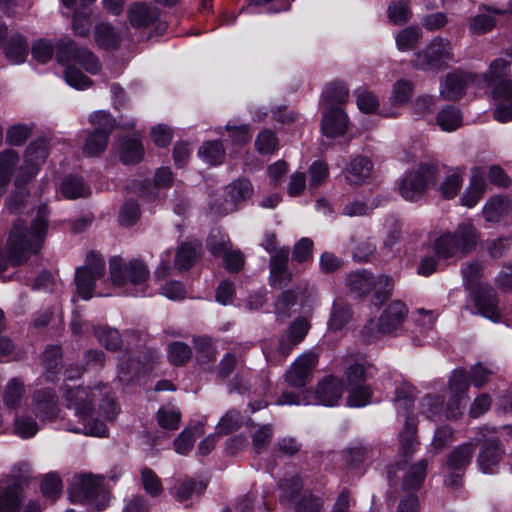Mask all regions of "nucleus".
<instances>
[{
    "mask_svg": "<svg viewBox=\"0 0 512 512\" xmlns=\"http://www.w3.org/2000/svg\"><path fill=\"white\" fill-rule=\"evenodd\" d=\"M436 122L441 130L452 132L462 125V114L458 108L446 106L438 112Z\"/></svg>",
    "mask_w": 512,
    "mask_h": 512,
    "instance_id": "obj_37",
    "label": "nucleus"
},
{
    "mask_svg": "<svg viewBox=\"0 0 512 512\" xmlns=\"http://www.w3.org/2000/svg\"><path fill=\"white\" fill-rule=\"evenodd\" d=\"M144 149L139 138L119 140V156L124 164H136L143 158Z\"/></svg>",
    "mask_w": 512,
    "mask_h": 512,
    "instance_id": "obj_31",
    "label": "nucleus"
},
{
    "mask_svg": "<svg viewBox=\"0 0 512 512\" xmlns=\"http://www.w3.org/2000/svg\"><path fill=\"white\" fill-rule=\"evenodd\" d=\"M495 101L493 117L497 122L507 123L512 120V79L497 82L492 91Z\"/></svg>",
    "mask_w": 512,
    "mask_h": 512,
    "instance_id": "obj_14",
    "label": "nucleus"
},
{
    "mask_svg": "<svg viewBox=\"0 0 512 512\" xmlns=\"http://www.w3.org/2000/svg\"><path fill=\"white\" fill-rule=\"evenodd\" d=\"M24 383L19 378H12L8 381L4 393L3 401L7 408H16L23 395H24Z\"/></svg>",
    "mask_w": 512,
    "mask_h": 512,
    "instance_id": "obj_43",
    "label": "nucleus"
},
{
    "mask_svg": "<svg viewBox=\"0 0 512 512\" xmlns=\"http://www.w3.org/2000/svg\"><path fill=\"white\" fill-rule=\"evenodd\" d=\"M486 190V182L481 176L473 175L469 187L461 196V204L468 208L474 207L482 198Z\"/></svg>",
    "mask_w": 512,
    "mask_h": 512,
    "instance_id": "obj_38",
    "label": "nucleus"
},
{
    "mask_svg": "<svg viewBox=\"0 0 512 512\" xmlns=\"http://www.w3.org/2000/svg\"><path fill=\"white\" fill-rule=\"evenodd\" d=\"M95 334L99 342L106 347L108 350L116 351L120 349L122 340L119 332L113 328H98L95 330Z\"/></svg>",
    "mask_w": 512,
    "mask_h": 512,
    "instance_id": "obj_52",
    "label": "nucleus"
},
{
    "mask_svg": "<svg viewBox=\"0 0 512 512\" xmlns=\"http://www.w3.org/2000/svg\"><path fill=\"white\" fill-rule=\"evenodd\" d=\"M225 129L229 133V137L235 145H246L252 138L248 124L234 125L228 122L225 126Z\"/></svg>",
    "mask_w": 512,
    "mask_h": 512,
    "instance_id": "obj_53",
    "label": "nucleus"
},
{
    "mask_svg": "<svg viewBox=\"0 0 512 512\" xmlns=\"http://www.w3.org/2000/svg\"><path fill=\"white\" fill-rule=\"evenodd\" d=\"M47 157L45 141H34L26 149L25 160L20 167L19 173L15 179L17 187L22 186L31 180L37 173L41 163Z\"/></svg>",
    "mask_w": 512,
    "mask_h": 512,
    "instance_id": "obj_13",
    "label": "nucleus"
},
{
    "mask_svg": "<svg viewBox=\"0 0 512 512\" xmlns=\"http://www.w3.org/2000/svg\"><path fill=\"white\" fill-rule=\"evenodd\" d=\"M443 407V399L438 396H426L420 404V410L423 415L429 419L437 417Z\"/></svg>",
    "mask_w": 512,
    "mask_h": 512,
    "instance_id": "obj_60",
    "label": "nucleus"
},
{
    "mask_svg": "<svg viewBox=\"0 0 512 512\" xmlns=\"http://www.w3.org/2000/svg\"><path fill=\"white\" fill-rule=\"evenodd\" d=\"M59 190L66 199H77L89 195V188L85 185L82 178L68 176L61 183Z\"/></svg>",
    "mask_w": 512,
    "mask_h": 512,
    "instance_id": "obj_36",
    "label": "nucleus"
},
{
    "mask_svg": "<svg viewBox=\"0 0 512 512\" xmlns=\"http://www.w3.org/2000/svg\"><path fill=\"white\" fill-rule=\"evenodd\" d=\"M32 410L41 421H53L59 414L58 398L50 388L36 390L32 396Z\"/></svg>",
    "mask_w": 512,
    "mask_h": 512,
    "instance_id": "obj_16",
    "label": "nucleus"
},
{
    "mask_svg": "<svg viewBox=\"0 0 512 512\" xmlns=\"http://www.w3.org/2000/svg\"><path fill=\"white\" fill-rule=\"evenodd\" d=\"M495 25L496 21L493 17L480 14L471 19L469 28L473 34L481 35L493 29Z\"/></svg>",
    "mask_w": 512,
    "mask_h": 512,
    "instance_id": "obj_62",
    "label": "nucleus"
},
{
    "mask_svg": "<svg viewBox=\"0 0 512 512\" xmlns=\"http://www.w3.org/2000/svg\"><path fill=\"white\" fill-rule=\"evenodd\" d=\"M452 236L461 249V256H465L473 251L479 240V232L470 222L459 224L456 230L452 232Z\"/></svg>",
    "mask_w": 512,
    "mask_h": 512,
    "instance_id": "obj_29",
    "label": "nucleus"
},
{
    "mask_svg": "<svg viewBox=\"0 0 512 512\" xmlns=\"http://www.w3.org/2000/svg\"><path fill=\"white\" fill-rule=\"evenodd\" d=\"M141 483L145 492L151 497H158L163 492V485L160 478L148 467L141 469Z\"/></svg>",
    "mask_w": 512,
    "mask_h": 512,
    "instance_id": "obj_48",
    "label": "nucleus"
},
{
    "mask_svg": "<svg viewBox=\"0 0 512 512\" xmlns=\"http://www.w3.org/2000/svg\"><path fill=\"white\" fill-rule=\"evenodd\" d=\"M414 93V85L410 80L400 79L392 87L390 101L393 106H403L409 102Z\"/></svg>",
    "mask_w": 512,
    "mask_h": 512,
    "instance_id": "obj_41",
    "label": "nucleus"
},
{
    "mask_svg": "<svg viewBox=\"0 0 512 512\" xmlns=\"http://www.w3.org/2000/svg\"><path fill=\"white\" fill-rule=\"evenodd\" d=\"M40 489L45 498L56 500L60 497L63 489L60 476L56 473L46 474L41 481Z\"/></svg>",
    "mask_w": 512,
    "mask_h": 512,
    "instance_id": "obj_47",
    "label": "nucleus"
},
{
    "mask_svg": "<svg viewBox=\"0 0 512 512\" xmlns=\"http://www.w3.org/2000/svg\"><path fill=\"white\" fill-rule=\"evenodd\" d=\"M322 131L325 136L337 138L343 136L348 129V117L341 107H329L322 116Z\"/></svg>",
    "mask_w": 512,
    "mask_h": 512,
    "instance_id": "obj_19",
    "label": "nucleus"
},
{
    "mask_svg": "<svg viewBox=\"0 0 512 512\" xmlns=\"http://www.w3.org/2000/svg\"><path fill=\"white\" fill-rule=\"evenodd\" d=\"M411 10L406 4L392 3L388 7V18L394 25H404L411 18Z\"/></svg>",
    "mask_w": 512,
    "mask_h": 512,
    "instance_id": "obj_59",
    "label": "nucleus"
},
{
    "mask_svg": "<svg viewBox=\"0 0 512 512\" xmlns=\"http://www.w3.org/2000/svg\"><path fill=\"white\" fill-rule=\"evenodd\" d=\"M94 40L100 48L113 50L119 46L121 37L110 24L99 23L95 27Z\"/></svg>",
    "mask_w": 512,
    "mask_h": 512,
    "instance_id": "obj_33",
    "label": "nucleus"
},
{
    "mask_svg": "<svg viewBox=\"0 0 512 512\" xmlns=\"http://www.w3.org/2000/svg\"><path fill=\"white\" fill-rule=\"evenodd\" d=\"M453 59L451 42L448 39L436 36L424 49L414 53L411 65L422 71H440Z\"/></svg>",
    "mask_w": 512,
    "mask_h": 512,
    "instance_id": "obj_5",
    "label": "nucleus"
},
{
    "mask_svg": "<svg viewBox=\"0 0 512 512\" xmlns=\"http://www.w3.org/2000/svg\"><path fill=\"white\" fill-rule=\"evenodd\" d=\"M349 90L341 82H332L322 94L321 103L325 109L340 107L348 101Z\"/></svg>",
    "mask_w": 512,
    "mask_h": 512,
    "instance_id": "obj_34",
    "label": "nucleus"
},
{
    "mask_svg": "<svg viewBox=\"0 0 512 512\" xmlns=\"http://www.w3.org/2000/svg\"><path fill=\"white\" fill-rule=\"evenodd\" d=\"M445 165L439 162H424L417 169L409 172L402 179L399 186L400 195L407 201L416 202L420 200L426 190L436 185L438 177Z\"/></svg>",
    "mask_w": 512,
    "mask_h": 512,
    "instance_id": "obj_4",
    "label": "nucleus"
},
{
    "mask_svg": "<svg viewBox=\"0 0 512 512\" xmlns=\"http://www.w3.org/2000/svg\"><path fill=\"white\" fill-rule=\"evenodd\" d=\"M497 301L496 292L492 288L487 289L475 298V304L479 313L493 322L500 320Z\"/></svg>",
    "mask_w": 512,
    "mask_h": 512,
    "instance_id": "obj_32",
    "label": "nucleus"
},
{
    "mask_svg": "<svg viewBox=\"0 0 512 512\" xmlns=\"http://www.w3.org/2000/svg\"><path fill=\"white\" fill-rule=\"evenodd\" d=\"M468 81V75L462 72L449 73L441 85L440 95L446 100H457L463 95Z\"/></svg>",
    "mask_w": 512,
    "mask_h": 512,
    "instance_id": "obj_26",
    "label": "nucleus"
},
{
    "mask_svg": "<svg viewBox=\"0 0 512 512\" xmlns=\"http://www.w3.org/2000/svg\"><path fill=\"white\" fill-rule=\"evenodd\" d=\"M130 24L135 28H145L159 18L157 8L144 3H134L127 11Z\"/></svg>",
    "mask_w": 512,
    "mask_h": 512,
    "instance_id": "obj_23",
    "label": "nucleus"
},
{
    "mask_svg": "<svg viewBox=\"0 0 512 512\" xmlns=\"http://www.w3.org/2000/svg\"><path fill=\"white\" fill-rule=\"evenodd\" d=\"M193 345L196 352L197 361L204 365L213 361L216 357V351L211 338L207 336L195 337Z\"/></svg>",
    "mask_w": 512,
    "mask_h": 512,
    "instance_id": "obj_45",
    "label": "nucleus"
},
{
    "mask_svg": "<svg viewBox=\"0 0 512 512\" xmlns=\"http://www.w3.org/2000/svg\"><path fill=\"white\" fill-rule=\"evenodd\" d=\"M346 284L356 296L362 297L370 292L376 285V277L366 270L351 273L346 278Z\"/></svg>",
    "mask_w": 512,
    "mask_h": 512,
    "instance_id": "obj_30",
    "label": "nucleus"
},
{
    "mask_svg": "<svg viewBox=\"0 0 512 512\" xmlns=\"http://www.w3.org/2000/svg\"><path fill=\"white\" fill-rule=\"evenodd\" d=\"M376 251V242L372 238L360 241L354 248L353 258L359 262L369 261Z\"/></svg>",
    "mask_w": 512,
    "mask_h": 512,
    "instance_id": "obj_61",
    "label": "nucleus"
},
{
    "mask_svg": "<svg viewBox=\"0 0 512 512\" xmlns=\"http://www.w3.org/2000/svg\"><path fill=\"white\" fill-rule=\"evenodd\" d=\"M5 56L12 64H20L26 60L28 55V43L21 35H13L7 42Z\"/></svg>",
    "mask_w": 512,
    "mask_h": 512,
    "instance_id": "obj_35",
    "label": "nucleus"
},
{
    "mask_svg": "<svg viewBox=\"0 0 512 512\" xmlns=\"http://www.w3.org/2000/svg\"><path fill=\"white\" fill-rule=\"evenodd\" d=\"M33 58L39 63H47L54 53L53 44L45 39L35 41L31 48Z\"/></svg>",
    "mask_w": 512,
    "mask_h": 512,
    "instance_id": "obj_55",
    "label": "nucleus"
},
{
    "mask_svg": "<svg viewBox=\"0 0 512 512\" xmlns=\"http://www.w3.org/2000/svg\"><path fill=\"white\" fill-rule=\"evenodd\" d=\"M512 211V201L505 196L490 198L482 209V214L487 222H500Z\"/></svg>",
    "mask_w": 512,
    "mask_h": 512,
    "instance_id": "obj_24",
    "label": "nucleus"
},
{
    "mask_svg": "<svg viewBox=\"0 0 512 512\" xmlns=\"http://www.w3.org/2000/svg\"><path fill=\"white\" fill-rule=\"evenodd\" d=\"M140 215L139 205L134 201L126 202L119 215V221L122 226H131L136 223Z\"/></svg>",
    "mask_w": 512,
    "mask_h": 512,
    "instance_id": "obj_63",
    "label": "nucleus"
},
{
    "mask_svg": "<svg viewBox=\"0 0 512 512\" xmlns=\"http://www.w3.org/2000/svg\"><path fill=\"white\" fill-rule=\"evenodd\" d=\"M469 383L464 369L453 371L449 381L450 399L446 408V417L450 420H456L462 414L468 398L467 392Z\"/></svg>",
    "mask_w": 512,
    "mask_h": 512,
    "instance_id": "obj_12",
    "label": "nucleus"
},
{
    "mask_svg": "<svg viewBox=\"0 0 512 512\" xmlns=\"http://www.w3.org/2000/svg\"><path fill=\"white\" fill-rule=\"evenodd\" d=\"M22 499V488L18 483H0V512H18Z\"/></svg>",
    "mask_w": 512,
    "mask_h": 512,
    "instance_id": "obj_27",
    "label": "nucleus"
},
{
    "mask_svg": "<svg viewBox=\"0 0 512 512\" xmlns=\"http://www.w3.org/2000/svg\"><path fill=\"white\" fill-rule=\"evenodd\" d=\"M372 392L368 386L357 385L349 392L347 402L351 407H362L370 402Z\"/></svg>",
    "mask_w": 512,
    "mask_h": 512,
    "instance_id": "obj_58",
    "label": "nucleus"
},
{
    "mask_svg": "<svg viewBox=\"0 0 512 512\" xmlns=\"http://www.w3.org/2000/svg\"><path fill=\"white\" fill-rule=\"evenodd\" d=\"M252 193L253 186L248 179H237L226 188L225 205L222 210H215L214 212L228 214L235 210L238 203L248 199Z\"/></svg>",
    "mask_w": 512,
    "mask_h": 512,
    "instance_id": "obj_20",
    "label": "nucleus"
},
{
    "mask_svg": "<svg viewBox=\"0 0 512 512\" xmlns=\"http://www.w3.org/2000/svg\"><path fill=\"white\" fill-rule=\"evenodd\" d=\"M403 465L402 469L404 470V475L402 488L404 490L419 488L426 477L429 461L421 459L418 462L409 465L406 464V461H403Z\"/></svg>",
    "mask_w": 512,
    "mask_h": 512,
    "instance_id": "obj_25",
    "label": "nucleus"
},
{
    "mask_svg": "<svg viewBox=\"0 0 512 512\" xmlns=\"http://www.w3.org/2000/svg\"><path fill=\"white\" fill-rule=\"evenodd\" d=\"M198 248H200V245H194L192 243L181 244L175 256L176 267L180 270L189 269L198 256Z\"/></svg>",
    "mask_w": 512,
    "mask_h": 512,
    "instance_id": "obj_44",
    "label": "nucleus"
},
{
    "mask_svg": "<svg viewBox=\"0 0 512 512\" xmlns=\"http://www.w3.org/2000/svg\"><path fill=\"white\" fill-rule=\"evenodd\" d=\"M191 355V348L184 342L176 341L168 346V358L173 365H184L190 360Z\"/></svg>",
    "mask_w": 512,
    "mask_h": 512,
    "instance_id": "obj_50",
    "label": "nucleus"
},
{
    "mask_svg": "<svg viewBox=\"0 0 512 512\" xmlns=\"http://www.w3.org/2000/svg\"><path fill=\"white\" fill-rule=\"evenodd\" d=\"M110 279L115 286L122 287L129 281L134 285L142 284L149 278L147 266L134 259L124 263L120 257H113L109 262Z\"/></svg>",
    "mask_w": 512,
    "mask_h": 512,
    "instance_id": "obj_10",
    "label": "nucleus"
},
{
    "mask_svg": "<svg viewBox=\"0 0 512 512\" xmlns=\"http://www.w3.org/2000/svg\"><path fill=\"white\" fill-rule=\"evenodd\" d=\"M462 183L461 171L459 169H452L439 185L438 191L443 198L452 199L458 194Z\"/></svg>",
    "mask_w": 512,
    "mask_h": 512,
    "instance_id": "obj_42",
    "label": "nucleus"
},
{
    "mask_svg": "<svg viewBox=\"0 0 512 512\" xmlns=\"http://www.w3.org/2000/svg\"><path fill=\"white\" fill-rule=\"evenodd\" d=\"M289 254V248L282 247L271 256L269 281L271 287L275 289H283L291 282L292 274L288 269Z\"/></svg>",
    "mask_w": 512,
    "mask_h": 512,
    "instance_id": "obj_17",
    "label": "nucleus"
},
{
    "mask_svg": "<svg viewBox=\"0 0 512 512\" xmlns=\"http://www.w3.org/2000/svg\"><path fill=\"white\" fill-rule=\"evenodd\" d=\"M67 405L74 409L79 419V425L69 426L68 430L85 435L104 436L107 432L106 425L97 420H91L94 411V402L100 401L101 415L112 420L118 413V408L112 398L109 397V389L106 385H98L93 388L77 387L67 389L65 393Z\"/></svg>",
    "mask_w": 512,
    "mask_h": 512,
    "instance_id": "obj_1",
    "label": "nucleus"
},
{
    "mask_svg": "<svg viewBox=\"0 0 512 512\" xmlns=\"http://www.w3.org/2000/svg\"><path fill=\"white\" fill-rule=\"evenodd\" d=\"M310 328L309 322L304 318L295 319L287 328L285 334L298 344L303 341Z\"/></svg>",
    "mask_w": 512,
    "mask_h": 512,
    "instance_id": "obj_64",
    "label": "nucleus"
},
{
    "mask_svg": "<svg viewBox=\"0 0 512 512\" xmlns=\"http://www.w3.org/2000/svg\"><path fill=\"white\" fill-rule=\"evenodd\" d=\"M48 230V209L41 206L30 224L24 220L14 223L8 239V259L12 265L25 263L43 247Z\"/></svg>",
    "mask_w": 512,
    "mask_h": 512,
    "instance_id": "obj_2",
    "label": "nucleus"
},
{
    "mask_svg": "<svg viewBox=\"0 0 512 512\" xmlns=\"http://www.w3.org/2000/svg\"><path fill=\"white\" fill-rule=\"evenodd\" d=\"M56 59L59 63L77 62L87 72L96 74L101 69V64L97 56L87 48L78 47L76 43L63 38L56 43Z\"/></svg>",
    "mask_w": 512,
    "mask_h": 512,
    "instance_id": "obj_9",
    "label": "nucleus"
},
{
    "mask_svg": "<svg viewBox=\"0 0 512 512\" xmlns=\"http://www.w3.org/2000/svg\"><path fill=\"white\" fill-rule=\"evenodd\" d=\"M408 309L401 301H393L384 310L379 320L368 321L362 330V338L366 342H373L381 336L389 335L399 329L405 321Z\"/></svg>",
    "mask_w": 512,
    "mask_h": 512,
    "instance_id": "obj_6",
    "label": "nucleus"
},
{
    "mask_svg": "<svg viewBox=\"0 0 512 512\" xmlns=\"http://www.w3.org/2000/svg\"><path fill=\"white\" fill-rule=\"evenodd\" d=\"M89 121L95 128L87 137L83 152L87 156H98L107 147L109 136L115 127V120L109 112L100 110L92 113Z\"/></svg>",
    "mask_w": 512,
    "mask_h": 512,
    "instance_id": "obj_8",
    "label": "nucleus"
},
{
    "mask_svg": "<svg viewBox=\"0 0 512 512\" xmlns=\"http://www.w3.org/2000/svg\"><path fill=\"white\" fill-rule=\"evenodd\" d=\"M373 163L367 156H356L346 166L344 177L348 185L361 186L372 179Z\"/></svg>",
    "mask_w": 512,
    "mask_h": 512,
    "instance_id": "obj_18",
    "label": "nucleus"
},
{
    "mask_svg": "<svg viewBox=\"0 0 512 512\" xmlns=\"http://www.w3.org/2000/svg\"><path fill=\"white\" fill-rule=\"evenodd\" d=\"M255 147L260 154H272L278 147L275 133L269 129L260 131L255 139Z\"/></svg>",
    "mask_w": 512,
    "mask_h": 512,
    "instance_id": "obj_51",
    "label": "nucleus"
},
{
    "mask_svg": "<svg viewBox=\"0 0 512 512\" xmlns=\"http://www.w3.org/2000/svg\"><path fill=\"white\" fill-rule=\"evenodd\" d=\"M421 36L422 32L419 27H406L396 34V47L402 52L413 50L417 46Z\"/></svg>",
    "mask_w": 512,
    "mask_h": 512,
    "instance_id": "obj_39",
    "label": "nucleus"
},
{
    "mask_svg": "<svg viewBox=\"0 0 512 512\" xmlns=\"http://www.w3.org/2000/svg\"><path fill=\"white\" fill-rule=\"evenodd\" d=\"M343 391L342 380L334 376H328L320 381L315 388L316 403L333 406L340 400Z\"/></svg>",
    "mask_w": 512,
    "mask_h": 512,
    "instance_id": "obj_21",
    "label": "nucleus"
},
{
    "mask_svg": "<svg viewBox=\"0 0 512 512\" xmlns=\"http://www.w3.org/2000/svg\"><path fill=\"white\" fill-rule=\"evenodd\" d=\"M242 418L237 411H228L219 421L217 425L218 433L227 435L240 428Z\"/></svg>",
    "mask_w": 512,
    "mask_h": 512,
    "instance_id": "obj_56",
    "label": "nucleus"
},
{
    "mask_svg": "<svg viewBox=\"0 0 512 512\" xmlns=\"http://www.w3.org/2000/svg\"><path fill=\"white\" fill-rule=\"evenodd\" d=\"M273 435L272 426L269 424L262 425L252 434L253 449L260 454L270 443Z\"/></svg>",
    "mask_w": 512,
    "mask_h": 512,
    "instance_id": "obj_57",
    "label": "nucleus"
},
{
    "mask_svg": "<svg viewBox=\"0 0 512 512\" xmlns=\"http://www.w3.org/2000/svg\"><path fill=\"white\" fill-rule=\"evenodd\" d=\"M105 274V260L99 253H87L83 266L75 271V283L79 296L89 300L93 296L95 282Z\"/></svg>",
    "mask_w": 512,
    "mask_h": 512,
    "instance_id": "obj_7",
    "label": "nucleus"
},
{
    "mask_svg": "<svg viewBox=\"0 0 512 512\" xmlns=\"http://www.w3.org/2000/svg\"><path fill=\"white\" fill-rule=\"evenodd\" d=\"M414 399L415 390L411 385L402 383L396 388L393 401L399 410L405 413L410 411L413 407Z\"/></svg>",
    "mask_w": 512,
    "mask_h": 512,
    "instance_id": "obj_49",
    "label": "nucleus"
},
{
    "mask_svg": "<svg viewBox=\"0 0 512 512\" xmlns=\"http://www.w3.org/2000/svg\"><path fill=\"white\" fill-rule=\"evenodd\" d=\"M318 361L319 354L314 350L300 354L284 374L286 383L292 388L305 387L312 380Z\"/></svg>",
    "mask_w": 512,
    "mask_h": 512,
    "instance_id": "obj_11",
    "label": "nucleus"
},
{
    "mask_svg": "<svg viewBox=\"0 0 512 512\" xmlns=\"http://www.w3.org/2000/svg\"><path fill=\"white\" fill-rule=\"evenodd\" d=\"M104 476L82 472L73 476L69 497L73 503H85L92 510L102 511L109 504V496L103 490Z\"/></svg>",
    "mask_w": 512,
    "mask_h": 512,
    "instance_id": "obj_3",
    "label": "nucleus"
},
{
    "mask_svg": "<svg viewBox=\"0 0 512 512\" xmlns=\"http://www.w3.org/2000/svg\"><path fill=\"white\" fill-rule=\"evenodd\" d=\"M434 250L442 258H451L457 255L461 256V249L452 236V232L441 234L434 242Z\"/></svg>",
    "mask_w": 512,
    "mask_h": 512,
    "instance_id": "obj_40",
    "label": "nucleus"
},
{
    "mask_svg": "<svg viewBox=\"0 0 512 512\" xmlns=\"http://www.w3.org/2000/svg\"><path fill=\"white\" fill-rule=\"evenodd\" d=\"M476 450L473 442L462 443L452 449L445 461V467L450 471L464 472L471 463Z\"/></svg>",
    "mask_w": 512,
    "mask_h": 512,
    "instance_id": "obj_22",
    "label": "nucleus"
},
{
    "mask_svg": "<svg viewBox=\"0 0 512 512\" xmlns=\"http://www.w3.org/2000/svg\"><path fill=\"white\" fill-rule=\"evenodd\" d=\"M198 153L211 165H218L222 163L225 157V149L220 141L204 142Z\"/></svg>",
    "mask_w": 512,
    "mask_h": 512,
    "instance_id": "obj_46",
    "label": "nucleus"
},
{
    "mask_svg": "<svg viewBox=\"0 0 512 512\" xmlns=\"http://www.w3.org/2000/svg\"><path fill=\"white\" fill-rule=\"evenodd\" d=\"M502 442L496 438L486 441L477 456L476 463L484 474H494L505 456Z\"/></svg>",
    "mask_w": 512,
    "mask_h": 512,
    "instance_id": "obj_15",
    "label": "nucleus"
},
{
    "mask_svg": "<svg viewBox=\"0 0 512 512\" xmlns=\"http://www.w3.org/2000/svg\"><path fill=\"white\" fill-rule=\"evenodd\" d=\"M38 430L36 421L31 417L21 416L15 419L14 433L21 438H31L36 435Z\"/></svg>",
    "mask_w": 512,
    "mask_h": 512,
    "instance_id": "obj_54",
    "label": "nucleus"
},
{
    "mask_svg": "<svg viewBox=\"0 0 512 512\" xmlns=\"http://www.w3.org/2000/svg\"><path fill=\"white\" fill-rule=\"evenodd\" d=\"M416 432V423L413 419L406 417L404 428L399 435V457L402 458L404 462L411 458L418 448L419 442L417 440Z\"/></svg>",
    "mask_w": 512,
    "mask_h": 512,
    "instance_id": "obj_28",
    "label": "nucleus"
}]
</instances>
